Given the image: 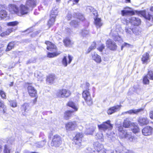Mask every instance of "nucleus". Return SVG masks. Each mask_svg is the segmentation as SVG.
<instances>
[{
	"label": "nucleus",
	"mask_w": 153,
	"mask_h": 153,
	"mask_svg": "<svg viewBox=\"0 0 153 153\" xmlns=\"http://www.w3.org/2000/svg\"><path fill=\"white\" fill-rule=\"evenodd\" d=\"M94 145L96 151L93 153H113V151L111 150H106L105 151L103 145L99 143L98 142H95Z\"/></svg>",
	"instance_id": "f257e3e1"
},
{
	"label": "nucleus",
	"mask_w": 153,
	"mask_h": 153,
	"mask_svg": "<svg viewBox=\"0 0 153 153\" xmlns=\"http://www.w3.org/2000/svg\"><path fill=\"white\" fill-rule=\"evenodd\" d=\"M118 131H119V134L122 138H125L128 139L131 141H133L134 137L131 135L130 133H128L123 129L122 126L118 127Z\"/></svg>",
	"instance_id": "f03ea898"
},
{
	"label": "nucleus",
	"mask_w": 153,
	"mask_h": 153,
	"mask_svg": "<svg viewBox=\"0 0 153 153\" xmlns=\"http://www.w3.org/2000/svg\"><path fill=\"white\" fill-rule=\"evenodd\" d=\"M62 138L59 135L56 134L52 137L51 145L52 146L58 147L62 143Z\"/></svg>",
	"instance_id": "7ed1b4c3"
},
{
	"label": "nucleus",
	"mask_w": 153,
	"mask_h": 153,
	"mask_svg": "<svg viewBox=\"0 0 153 153\" xmlns=\"http://www.w3.org/2000/svg\"><path fill=\"white\" fill-rule=\"evenodd\" d=\"M71 94L70 91L65 89L60 90L56 93L57 96L60 98L67 97Z\"/></svg>",
	"instance_id": "20e7f679"
},
{
	"label": "nucleus",
	"mask_w": 153,
	"mask_h": 153,
	"mask_svg": "<svg viewBox=\"0 0 153 153\" xmlns=\"http://www.w3.org/2000/svg\"><path fill=\"white\" fill-rule=\"evenodd\" d=\"M30 10V8L27 6L23 4H21L19 7V12L18 13V16H21L23 15L27 14Z\"/></svg>",
	"instance_id": "39448f33"
},
{
	"label": "nucleus",
	"mask_w": 153,
	"mask_h": 153,
	"mask_svg": "<svg viewBox=\"0 0 153 153\" xmlns=\"http://www.w3.org/2000/svg\"><path fill=\"white\" fill-rule=\"evenodd\" d=\"M98 127L100 130H105L107 129L111 130L113 127L112 125L110 123V121L108 120L104 122L102 124L98 125Z\"/></svg>",
	"instance_id": "423d86ee"
},
{
	"label": "nucleus",
	"mask_w": 153,
	"mask_h": 153,
	"mask_svg": "<svg viewBox=\"0 0 153 153\" xmlns=\"http://www.w3.org/2000/svg\"><path fill=\"white\" fill-rule=\"evenodd\" d=\"M82 97L88 105H90L92 104V101L88 90H85L83 91Z\"/></svg>",
	"instance_id": "0eeeda50"
},
{
	"label": "nucleus",
	"mask_w": 153,
	"mask_h": 153,
	"mask_svg": "<svg viewBox=\"0 0 153 153\" xmlns=\"http://www.w3.org/2000/svg\"><path fill=\"white\" fill-rule=\"evenodd\" d=\"M76 126V122L75 121L69 122L66 123L65 125V129L68 131L74 130Z\"/></svg>",
	"instance_id": "6e6552de"
},
{
	"label": "nucleus",
	"mask_w": 153,
	"mask_h": 153,
	"mask_svg": "<svg viewBox=\"0 0 153 153\" xmlns=\"http://www.w3.org/2000/svg\"><path fill=\"white\" fill-rule=\"evenodd\" d=\"M83 137V135L82 133H77L74 137V142L75 144L78 146L77 147H80L81 145V143Z\"/></svg>",
	"instance_id": "1a4fd4ad"
},
{
	"label": "nucleus",
	"mask_w": 153,
	"mask_h": 153,
	"mask_svg": "<svg viewBox=\"0 0 153 153\" xmlns=\"http://www.w3.org/2000/svg\"><path fill=\"white\" fill-rule=\"evenodd\" d=\"M124 9H125V10H123L121 11V14L123 16L128 15H134L135 14V13L138 14L139 15H141L140 14H139V13L136 12V11H137V10H135L134 11L133 10H126V9H127L131 10V8L129 7H127L126 8H125Z\"/></svg>",
	"instance_id": "9d476101"
},
{
	"label": "nucleus",
	"mask_w": 153,
	"mask_h": 153,
	"mask_svg": "<svg viewBox=\"0 0 153 153\" xmlns=\"http://www.w3.org/2000/svg\"><path fill=\"white\" fill-rule=\"evenodd\" d=\"M137 13L140 14L141 15L143 16L145 18L150 20L151 19L153 21V15L152 16L149 12L146 13L145 10L137 11Z\"/></svg>",
	"instance_id": "9b49d317"
},
{
	"label": "nucleus",
	"mask_w": 153,
	"mask_h": 153,
	"mask_svg": "<svg viewBox=\"0 0 153 153\" xmlns=\"http://www.w3.org/2000/svg\"><path fill=\"white\" fill-rule=\"evenodd\" d=\"M96 127L92 124H87L86 125V130L85 133L87 135L92 134Z\"/></svg>",
	"instance_id": "f8f14e48"
},
{
	"label": "nucleus",
	"mask_w": 153,
	"mask_h": 153,
	"mask_svg": "<svg viewBox=\"0 0 153 153\" xmlns=\"http://www.w3.org/2000/svg\"><path fill=\"white\" fill-rule=\"evenodd\" d=\"M153 129L152 127L149 126H146L142 130V134L143 135L145 136L150 135L152 133Z\"/></svg>",
	"instance_id": "ddd939ff"
},
{
	"label": "nucleus",
	"mask_w": 153,
	"mask_h": 153,
	"mask_svg": "<svg viewBox=\"0 0 153 153\" xmlns=\"http://www.w3.org/2000/svg\"><path fill=\"white\" fill-rule=\"evenodd\" d=\"M10 11L12 14L16 13L18 16V13L19 12V8L14 4H10L9 6Z\"/></svg>",
	"instance_id": "4468645a"
},
{
	"label": "nucleus",
	"mask_w": 153,
	"mask_h": 153,
	"mask_svg": "<svg viewBox=\"0 0 153 153\" xmlns=\"http://www.w3.org/2000/svg\"><path fill=\"white\" fill-rule=\"evenodd\" d=\"M138 121L139 125L143 126L147 125L149 122V120L146 117H140L138 119Z\"/></svg>",
	"instance_id": "2eb2a0df"
},
{
	"label": "nucleus",
	"mask_w": 153,
	"mask_h": 153,
	"mask_svg": "<svg viewBox=\"0 0 153 153\" xmlns=\"http://www.w3.org/2000/svg\"><path fill=\"white\" fill-rule=\"evenodd\" d=\"M37 4L36 0H27L26 2V5L31 10L35 7Z\"/></svg>",
	"instance_id": "dca6fc26"
},
{
	"label": "nucleus",
	"mask_w": 153,
	"mask_h": 153,
	"mask_svg": "<svg viewBox=\"0 0 153 153\" xmlns=\"http://www.w3.org/2000/svg\"><path fill=\"white\" fill-rule=\"evenodd\" d=\"M106 45L107 47L111 50H116L117 48V45L111 39L107 40Z\"/></svg>",
	"instance_id": "f3484780"
},
{
	"label": "nucleus",
	"mask_w": 153,
	"mask_h": 153,
	"mask_svg": "<svg viewBox=\"0 0 153 153\" xmlns=\"http://www.w3.org/2000/svg\"><path fill=\"white\" fill-rule=\"evenodd\" d=\"M121 105H117L110 108L108 111V114H111L120 110Z\"/></svg>",
	"instance_id": "a211bd4d"
},
{
	"label": "nucleus",
	"mask_w": 153,
	"mask_h": 153,
	"mask_svg": "<svg viewBox=\"0 0 153 153\" xmlns=\"http://www.w3.org/2000/svg\"><path fill=\"white\" fill-rule=\"evenodd\" d=\"M45 44L47 45V49L48 50L55 51L56 50V46L53 44L49 41H46Z\"/></svg>",
	"instance_id": "6ab92c4d"
},
{
	"label": "nucleus",
	"mask_w": 153,
	"mask_h": 153,
	"mask_svg": "<svg viewBox=\"0 0 153 153\" xmlns=\"http://www.w3.org/2000/svg\"><path fill=\"white\" fill-rule=\"evenodd\" d=\"M27 90L30 95L32 97H36V91L33 87L29 85L27 87Z\"/></svg>",
	"instance_id": "aec40b11"
},
{
	"label": "nucleus",
	"mask_w": 153,
	"mask_h": 153,
	"mask_svg": "<svg viewBox=\"0 0 153 153\" xmlns=\"http://www.w3.org/2000/svg\"><path fill=\"white\" fill-rule=\"evenodd\" d=\"M58 11L55 8L52 9L51 11L50 14V21H51L53 23L55 21V19L56 16L57 15Z\"/></svg>",
	"instance_id": "412c9836"
},
{
	"label": "nucleus",
	"mask_w": 153,
	"mask_h": 153,
	"mask_svg": "<svg viewBox=\"0 0 153 153\" xmlns=\"http://www.w3.org/2000/svg\"><path fill=\"white\" fill-rule=\"evenodd\" d=\"M91 57L92 59L97 63H100L101 61L100 56L95 52H93L91 53Z\"/></svg>",
	"instance_id": "4be33fe9"
},
{
	"label": "nucleus",
	"mask_w": 153,
	"mask_h": 153,
	"mask_svg": "<svg viewBox=\"0 0 153 153\" xmlns=\"http://www.w3.org/2000/svg\"><path fill=\"white\" fill-rule=\"evenodd\" d=\"M130 22L135 26H138L141 23V20L139 19L134 17H132L130 19Z\"/></svg>",
	"instance_id": "5701e85b"
},
{
	"label": "nucleus",
	"mask_w": 153,
	"mask_h": 153,
	"mask_svg": "<svg viewBox=\"0 0 153 153\" xmlns=\"http://www.w3.org/2000/svg\"><path fill=\"white\" fill-rule=\"evenodd\" d=\"M94 23L97 28H100L103 25L101 19L97 17L94 18Z\"/></svg>",
	"instance_id": "b1692460"
},
{
	"label": "nucleus",
	"mask_w": 153,
	"mask_h": 153,
	"mask_svg": "<svg viewBox=\"0 0 153 153\" xmlns=\"http://www.w3.org/2000/svg\"><path fill=\"white\" fill-rule=\"evenodd\" d=\"M143 109L140 108L138 109H131L128 111L124 112L123 113V114H137L140 112L143 111Z\"/></svg>",
	"instance_id": "393cba45"
},
{
	"label": "nucleus",
	"mask_w": 153,
	"mask_h": 153,
	"mask_svg": "<svg viewBox=\"0 0 153 153\" xmlns=\"http://www.w3.org/2000/svg\"><path fill=\"white\" fill-rule=\"evenodd\" d=\"M149 60V54L146 53L143 54L142 58V61L144 64L147 63Z\"/></svg>",
	"instance_id": "a878e982"
},
{
	"label": "nucleus",
	"mask_w": 153,
	"mask_h": 153,
	"mask_svg": "<svg viewBox=\"0 0 153 153\" xmlns=\"http://www.w3.org/2000/svg\"><path fill=\"white\" fill-rule=\"evenodd\" d=\"M67 105L68 106L71 107L72 108L74 109L75 111H77L79 108L78 105H76L72 101H69Z\"/></svg>",
	"instance_id": "bb28decb"
},
{
	"label": "nucleus",
	"mask_w": 153,
	"mask_h": 153,
	"mask_svg": "<svg viewBox=\"0 0 153 153\" xmlns=\"http://www.w3.org/2000/svg\"><path fill=\"white\" fill-rule=\"evenodd\" d=\"M53 52V53L48 52L47 54V56L49 58H53L58 56L61 53V52L60 51Z\"/></svg>",
	"instance_id": "cd10ccee"
},
{
	"label": "nucleus",
	"mask_w": 153,
	"mask_h": 153,
	"mask_svg": "<svg viewBox=\"0 0 153 153\" xmlns=\"http://www.w3.org/2000/svg\"><path fill=\"white\" fill-rule=\"evenodd\" d=\"M63 42L65 46L69 47H71L74 43L73 42L68 38H66L64 40Z\"/></svg>",
	"instance_id": "c85d7f7f"
},
{
	"label": "nucleus",
	"mask_w": 153,
	"mask_h": 153,
	"mask_svg": "<svg viewBox=\"0 0 153 153\" xmlns=\"http://www.w3.org/2000/svg\"><path fill=\"white\" fill-rule=\"evenodd\" d=\"M29 108V105L27 103H25L22 105L21 107L22 111L25 112H27Z\"/></svg>",
	"instance_id": "c756f323"
},
{
	"label": "nucleus",
	"mask_w": 153,
	"mask_h": 153,
	"mask_svg": "<svg viewBox=\"0 0 153 153\" xmlns=\"http://www.w3.org/2000/svg\"><path fill=\"white\" fill-rule=\"evenodd\" d=\"M55 78L56 77L54 75H50L47 76V81L50 83H52Z\"/></svg>",
	"instance_id": "7c9ffc66"
},
{
	"label": "nucleus",
	"mask_w": 153,
	"mask_h": 153,
	"mask_svg": "<svg viewBox=\"0 0 153 153\" xmlns=\"http://www.w3.org/2000/svg\"><path fill=\"white\" fill-rule=\"evenodd\" d=\"M131 124V122L129 121L128 118H127L124 120L123 123V126L125 128H128Z\"/></svg>",
	"instance_id": "2f4dec72"
},
{
	"label": "nucleus",
	"mask_w": 153,
	"mask_h": 153,
	"mask_svg": "<svg viewBox=\"0 0 153 153\" xmlns=\"http://www.w3.org/2000/svg\"><path fill=\"white\" fill-rule=\"evenodd\" d=\"M73 111H67L64 114V117L66 120H68L71 115Z\"/></svg>",
	"instance_id": "473e14b6"
},
{
	"label": "nucleus",
	"mask_w": 153,
	"mask_h": 153,
	"mask_svg": "<svg viewBox=\"0 0 153 153\" xmlns=\"http://www.w3.org/2000/svg\"><path fill=\"white\" fill-rule=\"evenodd\" d=\"M112 38L116 41H120L121 40L120 36L118 35V34L117 33H116V34H114L112 35Z\"/></svg>",
	"instance_id": "72a5a7b5"
},
{
	"label": "nucleus",
	"mask_w": 153,
	"mask_h": 153,
	"mask_svg": "<svg viewBox=\"0 0 153 153\" xmlns=\"http://www.w3.org/2000/svg\"><path fill=\"white\" fill-rule=\"evenodd\" d=\"M103 137V134L101 132L98 133L96 135V138L100 140L101 142L104 141Z\"/></svg>",
	"instance_id": "f704fd0d"
},
{
	"label": "nucleus",
	"mask_w": 153,
	"mask_h": 153,
	"mask_svg": "<svg viewBox=\"0 0 153 153\" xmlns=\"http://www.w3.org/2000/svg\"><path fill=\"white\" fill-rule=\"evenodd\" d=\"M7 15L6 11L4 10H2L0 11V18L1 19H4L6 17Z\"/></svg>",
	"instance_id": "c9c22d12"
},
{
	"label": "nucleus",
	"mask_w": 153,
	"mask_h": 153,
	"mask_svg": "<svg viewBox=\"0 0 153 153\" xmlns=\"http://www.w3.org/2000/svg\"><path fill=\"white\" fill-rule=\"evenodd\" d=\"M35 76L40 80H42V75L41 73L38 71H36L34 73Z\"/></svg>",
	"instance_id": "e433bc0d"
},
{
	"label": "nucleus",
	"mask_w": 153,
	"mask_h": 153,
	"mask_svg": "<svg viewBox=\"0 0 153 153\" xmlns=\"http://www.w3.org/2000/svg\"><path fill=\"white\" fill-rule=\"evenodd\" d=\"M15 44L14 42H12L10 43L8 45L6 51H8L11 50L14 47Z\"/></svg>",
	"instance_id": "4c0bfd02"
},
{
	"label": "nucleus",
	"mask_w": 153,
	"mask_h": 153,
	"mask_svg": "<svg viewBox=\"0 0 153 153\" xmlns=\"http://www.w3.org/2000/svg\"><path fill=\"white\" fill-rule=\"evenodd\" d=\"M7 25L8 26H15L17 25L19 23V22L17 21H15L7 23Z\"/></svg>",
	"instance_id": "58836bf2"
},
{
	"label": "nucleus",
	"mask_w": 153,
	"mask_h": 153,
	"mask_svg": "<svg viewBox=\"0 0 153 153\" xmlns=\"http://www.w3.org/2000/svg\"><path fill=\"white\" fill-rule=\"evenodd\" d=\"M133 29L129 28L128 26H127L125 27V31L127 34H131L132 32Z\"/></svg>",
	"instance_id": "ea45409f"
},
{
	"label": "nucleus",
	"mask_w": 153,
	"mask_h": 153,
	"mask_svg": "<svg viewBox=\"0 0 153 153\" xmlns=\"http://www.w3.org/2000/svg\"><path fill=\"white\" fill-rule=\"evenodd\" d=\"M76 16H75V17L77 18V19L81 21H83L84 19V17L81 13H76Z\"/></svg>",
	"instance_id": "a19ab883"
},
{
	"label": "nucleus",
	"mask_w": 153,
	"mask_h": 153,
	"mask_svg": "<svg viewBox=\"0 0 153 153\" xmlns=\"http://www.w3.org/2000/svg\"><path fill=\"white\" fill-rule=\"evenodd\" d=\"M116 153H132V152L129 150L126 149H123L120 151L117 150L116 151Z\"/></svg>",
	"instance_id": "79ce46f5"
},
{
	"label": "nucleus",
	"mask_w": 153,
	"mask_h": 153,
	"mask_svg": "<svg viewBox=\"0 0 153 153\" xmlns=\"http://www.w3.org/2000/svg\"><path fill=\"white\" fill-rule=\"evenodd\" d=\"M46 143L45 140H44L42 141L39 142L36 145V146L38 148H41L44 146Z\"/></svg>",
	"instance_id": "37998d69"
},
{
	"label": "nucleus",
	"mask_w": 153,
	"mask_h": 153,
	"mask_svg": "<svg viewBox=\"0 0 153 153\" xmlns=\"http://www.w3.org/2000/svg\"><path fill=\"white\" fill-rule=\"evenodd\" d=\"M63 65L65 67H66L68 65L67 58L66 56H64L62 61Z\"/></svg>",
	"instance_id": "c03bdc74"
},
{
	"label": "nucleus",
	"mask_w": 153,
	"mask_h": 153,
	"mask_svg": "<svg viewBox=\"0 0 153 153\" xmlns=\"http://www.w3.org/2000/svg\"><path fill=\"white\" fill-rule=\"evenodd\" d=\"M96 43L95 42H94L92 43L91 46L89 47L88 49V53H89L91 50L95 49L96 48Z\"/></svg>",
	"instance_id": "a18cd8bd"
},
{
	"label": "nucleus",
	"mask_w": 153,
	"mask_h": 153,
	"mask_svg": "<svg viewBox=\"0 0 153 153\" xmlns=\"http://www.w3.org/2000/svg\"><path fill=\"white\" fill-rule=\"evenodd\" d=\"M0 107L3 109V113H5L6 112V106L4 105L3 102L0 101Z\"/></svg>",
	"instance_id": "49530a36"
},
{
	"label": "nucleus",
	"mask_w": 153,
	"mask_h": 153,
	"mask_svg": "<svg viewBox=\"0 0 153 153\" xmlns=\"http://www.w3.org/2000/svg\"><path fill=\"white\" fill-rule=\"evenodd\" d=\"M70 25L73 27H76L78 25L79 22L77 21L73 20L70 23Z\"/></svg>",
	"instance_id": "de8ad7c7"
},
{
	"label": "nucleus",
	"mask_w": 153,
	"mask_h": 153,
	"mask_svg": "<svg viewBox=\"0 0 153 153\" xmlns=\"http://www.w3.org/2000/svg\"><path fill=\"white\" fill-rule=\"evenodd\" d=\"M132 32L135 35H137L140 34V32L139 31L137 27H135L132 29Z\"/></svg>",
	"instance_id": "09e8293b"
},
{
	"label": "nucleus",
	"mask_w": 153,
	"mask_h": 153,
	"mask_svg": "<svg viewBox=\"0 0 153 153\" xmlns=\"http://www.w3.org/2000/svg\"><path fill=\"white\" fill-rule=\"evenodd\" d=\"M10 104L13 107H16L17 106V104L15 100H11L9 101Z\"/></svg>",
	"instance_id": "8fccbe9b"
},
{
	"label": "nucleus",
	"mask_w": 153,
	"mask_h": 153,
	"mask_svg": "<svg viewBox=\"0 0 153 153\" xmlns=\"http://www.w3.org/2000/svg\"><path fill=\"white\" fill-rule=\"evenodd\" d=\"M89 33V31L88 30H82V31L81 32V34L83 36H85L87 35H88Z\"/></svg>",
	"instance_id": "3c124183"
},
{
	"label": "nucleus",
	"mask_w": 153,
	"mask_h": 153,
	"mask_svg": "<svg viewBox=\"0 0 153 153\" xmlns=\"http://www.w3.org/2000/svg\"><path fill=\"white\" fill-rule=\"evenodd\" d=\"M132 131L134 133H137L140 131V129L137 126H135L134 127V128L132 129Z\"/></svg>",
	"instance_id": "603ef678"
},
{
	"label": "nucleus",
	"mask_w": 153,
	"mask_h": 153,
	"mask_svg": "<svg viewBox=\"0 0 153 153\" xmlns=\"http://www.w3.org/2000/svg\"><path fill=\"white\" fill-rule=\"evenodd\" d=\"M143 82L144 84H148L149 83V80L147 78V76H144L143 79Z\"/></svg>",
	"instance_id": "864d4df0"
},
{
	"label": "nucleus",
	"mask_w": 153,
	"mask_h": 153,
	"mask_svg": "<svg viewBox=\"0 0 153 153\" xmlns=\"http://www.w3.org/2000/svg\"><path fill=\"white\" fill-rule=\"evenodd\" d=\"M14 30L13 28H10L8 29L5 31L7 35H9Z\"/></svg>",
	"instance_id": "5fc2aeb1"
},
{
	"label": "nucleus",
	"mask_w": 153,
	"mask_h": 153,
	"mask_svg": "<svg viewBox=\"0 0 153 153\" xmlns=\"http://www.w3.org/2000/svg\"><path fill=\"white\" fill-rule=\"evenodd\" d=\"M148 76L149 77V79L153 80V72L152 71H149Z\"/></svg>",
	"instance_id": "6e6d98bb"
},
{
	"label": "nucleus",
	"mask_w": 153,
	"mask_h": 153,
	"mask_svg": "<svg viewBox=\"0 0 153 153\" xmlns=\"http://www.w3.org/2000/svg\"><path fill=\"white\" fill-rule=\"evenodd\" d=\"M3 152V153H10V151L7 148V145H5L4 146V149Z\"/></svg>",
	"instance_id": "4d7b16f0"
},
{
	"label": "nucleus",
	"mask_w": 153,
	"mask_h": 153,
	"mask_svg": "<svg viewBox=\"0 0 153 153\" xmlns=\"http://www.w3.org/2000/svg\"><path fill=\"white\" fill-rule=\"evenodd\" d=\"M121 21L124 24L126 25H128L130 22V21H129L125 18L122 19Z\"/></svg>",
	"instance_id": "13d9d810"
},
{
	"label": "nucleus",
	"mask_w": 153,
	"mask_h": 153,
	"mask_svg": "<svg viewBox=\"0 0 153 153\" xmlns=\"http://www.w3.org/2000/svg\"><path fill=\"white\" fill-rule=\"evenodd\" d=\"M0 95L2 98H5L6 95L4 92L2 91H0Z\"/></svg>",
	"instance_id": "bf43d9fd"
},
{
	"label": "nucleus",
	"mask_w": 153,
	"mask_h": 153,
	"mask_svg": "<svg viewBox=\"0 0 153 153\" xmlns=\"http://www.w3.org/2000/svg\"><path fill=\"white\" fill-rule=\"evenodd\" d=\"M73 57L71 56V55H68V63L69 64H70L71 61L72 60Z\"/></svg>",
	"instance_id": "052dcab7"
},
{
	"label": "nucleus",
	"mask_w": 153,
	"mask_h": 153,
	"mask_svg": "<svg viewBox=\"0 0 153 153\" xmlns=\"http://www.w3.org/2000/svg\"><path fill=\"white\" fill-rule=\"evenodd\" d=\"M104 48V46L103 45H102L100 47L98 48V50L101 52H102Z\"/></svg>",
	"instance_id": "680f3d73"
},
{
	"label": "nucleus",
	"mask_w": 153,
	"mask_h": 153,
	"mask_svg": "<svg viewBox=\"0 0 153 153\" xmlns=\"http://www.w3.org/2000/svg\"><path fill=\"white\" fill-rule=\"evenodd\" d=\"M52 0H45V4H50L52 1Z\"/></svg>",
	"instance_id": "e2e57ef3"
},
{
	"label": "nucleus",
	"mask_w": 153,
	"mask_h": 153,
	"mask_svg": "<svg viewBox=\"0 0 153 153\" xmlns=\"http://www.w3.org/2000/svg\"><path fill=\"white\" fill-rule=\"evenodd\" d=\"M72 15L70 13H68L67 16L68 20H70L72 18Z\"/></svg>",
	"instance_id": "0e129e2a"
},
{
	"label": "nucleus",
	"mask_w": 153,
	"mask_h": 153,
	"mask_svg": "<svg viewBox=\"0 0 153 153\" xmlns=\"http://www.w3.org/2000/svg\"><path fill=\"white\" fill-rule=\"evenodd\" d=\"M54 22L53 23H52V21H51L50 22V19L49 21L48 22V24L49 27H50L51 26L53 25L54 22Z\"/></svg>",
	"instance_id": "69168bd1"
},
{
	"label": "nucleus",
	"mask_w": 153,
	"mask_h": 153,
	"mask_svg": "<svg viewBox=\"0 0 153 153\" xmlns=\"http://www.w3.org/2000/svg\"><path fill=\"white\" fill-rule=\"evenodd\" d=\"M149 116L151 118L153 119V111H150Z\"/></svg>",
	"instance_id": "338daca9"
},
{
	"label": "nucleus",
	"mask_w": 153,
	"mask_h": 153,
	"mask_svg": "<svg viewBox=\"0 0 153 153\" xmlns=\"http://www.w3.org/2000/svg\"><path fill=\"white\" fill-rule=\"evenodd\" d=\"M6 32H5V31L4 32H2V33H1V34H0V36H1V37H4V36H7V34H6Z\"/></svg>",
	"instance_id": "774afa93"
}]
</instances>
